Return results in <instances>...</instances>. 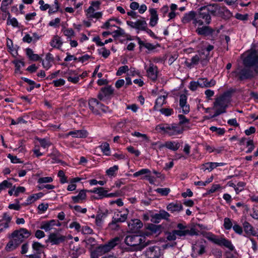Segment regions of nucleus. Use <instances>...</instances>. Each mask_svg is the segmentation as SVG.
<instances>
[{
	"mask_svg": "<svg viewBox=\"0 0 258 258\" xmlns=\"http://www.w3.org/2000/svg\"><path fill=\"white\" fill-rule=\"evenodd\" d=\"M244 68H238L233 72L239 80L251 79L258 75V55L255 50L249 52L243 59Z\"/></svg>",
	"mask_w": 258,
	"mask_h": 258,
	"instance_id": "nucleus-1",
	"label": "nucleus"
},
{
	"mask_svg": "<svg viewBox=\"0 0 258 258\" xmlns=\"http://www.w3.org/2000/svg\"><path fill=\"white\" fill-rule=\"evenodd\" d=\"M214 48L212 45H208L203 48L198 54L194 56L191 59L190 63L187 65L188 67H193L201 63L203 66L206 65L211 57L210 52Z\"/></svg>",
	"mask_w": 258,
	"mask_h": 258,
	"instance_id": "nucleus-2",
	"label": "nucleus"
},
{
	"mask_svg": "<svg viewBox=\"0 0 258 258\" xmlns=\"http://www.w3.org/2000/svg\"><path fill=\"white\" fill-rule=\"evenodd\" d=\"M230 102V95L229 93H225L217 97L214 102L213 106L216 111L212 117H216L222 113H225Z\"/></svg>",
	"mask_w": 258,
	"mask_h": 258,
	"instance_id": "nucleus-3",
	"label": "nucleus"
},
{
	"mask_svg": "<svg viewBox=\"0 0 258 258\" xmlns=\"http://www.w3.org/2000/svg\"><path fill=\"white\" fill-rule=\"evenodd\" d=\"M156 130L169 136H174L182 134L184 128L177 123L160 124L156 126Z\"/></svg>",
	"mask_w": 258,
	"mask_h": 258,
	"instance_id": "nucleus-4",
	"label": "nucleus"
},
{
	"mask_svg": "<svg viewBox=\"0 0 258 258\" xmlns=\"http://www.w3.org/2000/svg\"><path fill=\"white\" fill-rule=\"evenodd\" d=\"M144 236L131 234L125 237L124 242L128 246L135 247L136 250H141L147 245Z\"/></svg>",
	"mask_w": 258,
	"mask_h": 258,
	"instance_id": "nucleus-5",
	"label": "nucleus"
},
{
	"mask_svg": "<svg viewBox=\"0 0 258 258\" xmlns=\"http://www.w3.org/2000/svg\"><path fill=\"white\" fill-rule=\"evenodd\" d=\"M211 18L209 14H208L204 9L201 7L198 13H196V17L193 24L195 25L202 26L204 24H209Z\"/></svg>",
	"mask_w": 258,
	"mask_h": 258,
	"instance_id": "nucleus-6",
	"label": "nucleus"
},
{
	"mask_svg": "<svg viewBox=\"0 0 258 258\" xmlns=\"http://www.w3.org/2000/svg\"><path fill=\"white\" fill-rule=\"evenodd\" d=\"M121 239L119 237H116L105 244L98 246L96 249L101 255L110 251L113 247L121 242Z\"/></svg>",
	"mask_w": 258,
	"mask_h": 258,
	"instance_id": "nucleus-7",
	"label": "nucleus"
},
{
	"mask_svg": "<svg viewBox=\"0 0 258 258\" xmlns=\"http://www.w3.org/2000/svg\"><path fill=\"white\" fill-rule=\"evenodd\" d=\"M207 238L213 243L220 246H224L231 250H233L234 248L231 242L225 238H219L212 233H208Z\"/></svg>",
	"mask_w": 258,
	"mask_h": 258,
	"instance_id": "nucleus-8",
	"label": "nucleus"
},
{
	"mask_svg": "<svg viewBox=\"0 0 258 258\" xmlns=\"http://www.w3.org/2000/svg\"><path fill=\"white\" fill-rule=\"evenodd\" d=\"M207 238L213 243L220 246H224L231 250H233L234 248L231 242L225 238H219L212 233H208Z\"/></svg>",
	"mask_w": 258,
	"mask_h": 258,
	"instance_id": "nucleus-9",
	"label": "nucleus"
},
{
	"mask_svg": "<svg viewBox=\"0 0 258 258\" xmlns=\"http://www.w3.org/2000/svg\"><path fill=\"white\" fill-rule=\"evenodd\" d=\"M202 8L208 14H209L210 16L211 15L213 16H221V13L225 11L229 13L228 10L225 7H221L216 4L207 5L202 7Z\"/></svg>",
	"mask_w": 258,
	"mask_h": 258,
	"instance_id": "nucleus-10",
	"label": "nucleus"
},
{
	"mask_svg": "<svg viewBox=\"0 0 258 258\" xmlns=\"http://www.w3.org/2000/svg\"><path fill=\"white\" fill-rule=\"evenodd\" d=\"M31 233L27 229L21 228L20 230L15 231L12 234V238L19 244L27 238Z\"/></svg>",
	"mask_w": 258,
	"mask_h": 258,
	"instance_id": "nucleus-11",
	"label": "nucleus"
},
{
	"mask_svg": "<svg viewBox=\"0 0 258 258\" xmlns=\"http://www.w3.org/2000/svg\"><path fill=\"white\" fill-rule=\"evenodd\" d=\"M126 24L131 28L135 29L138 30V31H144L146 29V27L148 26L144 19H138L135 22L127 21Z\"/></svg>",
	"mask_w": 258,
	"mask_h": 258,
	"instance_id": "nucleus-12",
	"label": "nucleus"
},
{
	"mask_svg": "<svg viewBox=\"0 0 258 258\" xmlns=\"http://www.w3.org/2000/svg\"><path fill=\"white\" fill-rule=\"evenodd\" d=\"M205 241L203 239H201L192 245L193 254H196V256L201 255L205 252Z\"/></svg>",
	"mask_w": 258,
	"mask_h": 258,
	"instance_id": "nucleus-13",
	"label": "nucleus"
},
{
	"mask_svg": "<svg viewBox=\"0 0 258 258\" xmlns=\"http://www.w3.org/2000/svg\"><path fill=\"white\" fill-rule=\"evenodd\" d=\"M113 91L112 87L110 86L102 88L97 97L99 100H104L109 97L113 94Z\"/></svg>",
	"mask_w": 258,
	"mask_h": 258,
	"instance_id": "nucleus-14",
	"label": "nucleus"
},
{
	"mask_svg": "<svg viewBox=\"0 0 258 258\" xmlns=\"http://www.w3.org/2000/svg\"><path fill=\"white\" fill-rule=\"evenodd\" d=\"M66 236L55 233H51L48 236V241L52 245H58L66 240Z\"/></svg>",
	"mask_w": 258,
	"mask_h": 258,
	"instance_id": "nucleus-15",
	"label": "nucleus"
},
{
	"mask_svg": "<svg viewBox=\"0 0 258 258\" xmlns=\"http://www.w3.org/2000/svg\"><path fill=\"white\" fill-rule=\"evenodd\" d=\"M161 254V249L157 246L149 247L146 251V255L148 258H159Z\"/></svg>",
	"mask_w": 258,
	"mask_h": 258,
	"instance_id": "nucleus-16",
	"label": "nucleus"
},
{
	"mask_svg": "<svg viewBox=\"0 0 258 258\" xmlns=\"http://www.w3.org/2000/svg\"><path fill=\"white\" fill-rule=\"evenodd\" d=\"M242 227L243 231L245 235V236L249 237L250 236H256V232L252 225L248 222L245 221L242 223Z\"/></svg>",
	"mask_w": 258,
	"mask_h": 258,
	"instance_id": "nucleus-17",
	"label": "nucleus"
},
{
	"mask_svg": "<svg viewBox=\"0 0 258 258\" xmlns=\"http://www.w3.org/2000/svg\"><path fill=\"white\" fill-rule=\"evenodd\" d=\"M170 217V214L165 210H160L158 213L153 215L152 217L151 221L158 223L162 219L168 220Z\"/></svg>",
	"mask_w": 258,
	"mask_h": 258,
	"instance_id": "nucleus-18",
	"label": "nucleus"
},
{
	"mask_svg": "<svg viewBox=\"0 0 258 258\" xmlns=\"http://www.w3.org/2000/svg\"><path fill=\"white\" fill-rule=\"evenodd\" d=\"M179 107L183 113L187 114L189 112V105L187 103V96L185 94L180 95Z\"/></svg>",
	"mask_w": 258,
	"mask_h": 258,
	"instance_id": "nucleus-19",
	"label": "nucleus"
},
{
	"mask_svg": "<svg viewBox=\"0 0 258 258\" xmlns=\"http://www.w3.org/2000/svg\"><path fill=\"white\" fill-rule=\"evenodd\" d=\"M147 231L145 232L146 236H149L151 234H159L161 231V226L157 225L154 224H149L147 226Z\"/></svg>",
	"mask_w": 258,
	"mask_h": 258,
	"instance_id": "nucleus-20",
	"label": "nucleus"
},
{
	"mask_svg": "<svg viewBox=\"0 0 258 258\" xmlns=\"http://www.w3.org/2000/svg\"><path fill=\"white\" fill-rule=\"evenodd\" d=\"M129 211L127 209H125L121 211H119L114 214L112 218H114L115 221H118L120 223L124 222L127 218Z\"/></svg>",
	"mask_w": 258,
	"mask_h": 258,
	"instance_id": "nucleus-21",
	"label": "nucleus"
},
{
	"mask_svg": "<svg viewBox=\"0 0 258 258\" xmlns=\"http://www.w3.org/2000/svg\"><path fill=\"white\" fill-rule=\"evenodd\" d=\"M143 223L138 219H132L128 222V229L132 232H135L143 227Z\"/></svg>",
	"mask_w": 258,
	"mask_h": 258,
	"instance_id": "nucleus-22",
	"label": "nucleus"
},
{
	"mask_svg": "<svg viewBox=\"0 0 258 258\" xmlns=\"http://www.w3.org/2000/svg\"><path fill=\"white\" fill-rule=\"evenodd\" d=\"M92 8L93 7H89L86 11V15L87 18L91 20L93 19L98 20L101 18L102 16V13L101 12H96V10Z\"/></svg>",
	"mask_w": 258,
	"mask_h": 258,
	"instance_id": "nucleus-23",
	"label": "nucleus"
},
{
	"mask_svg": "<svg viewBox=\"0 0 258 258\" xmlns=\"http://www.w3.org/2000/svg\"><path fill=\"white\" fill-rule=\"evenodd\" d=\"M90 109L95 113H100V108L101 107V103L96 99L91 98L89 100Z\"/></svg>",
	"mask_w": 258,
	"mask_h": 258,
	"instance_id": "nucleus-24",
	"label": "nucleus"
},
{
	"mask_svg": "<svg viewBox=\"0 0 258 258\" xmlns=\"http://www.w3.org/2000/svg\"><path fill=\"white\" fill-rule=\"evenodd\" d=\"M197 83L200 87L209 88L215 86L216 84V81L213 79L209 81L206 78H199L197 80Z\"/></svg>",
	"mask_w": 258,
	"mask_h": 258,
	"instance_id": "nucleus-25",
	"label": "nucleus"
},
{
	"mask_svg": "<svg viewBox=\"0 0 258 258\" xmlns=\"http://www.w3.org/2000/svg\"><path fill=\"white\" fill-rule=\"evenodd\" d=\"M66 74V77L69 82L77 84L79 81V76L76 71L69 70Z\"/></svg>",
	"mask_w": 258,
	"mask_h": 258,
	"instance_id": "nucleus-26",
	"label": "nucleus"
},
{
	"mask_svg": "<svg viewBox=\"0 0 258 258\" xmlns=\"http://www.w3.org/2000/svg\"><path fill=\"white\" fill-rule=\"evenodd\" d=\"M87 198L86 190H81L78 195L72 197L71 199L74 203H82L85 201Z\"/></svg>",
	"mask_w": 258,
	"mask_h": 258,
	"instance_id": "nucleus-27",
	"label": "nucleus"
},
{
	"mask_svg": "<svg viewBox=\"0 0 258 258\" xmlns=\"http://www.w3.org/2000/svg\"><path fill=\"white\" fill-rule=\"evenodd\" d=\"M67 136H71L73 138H85L88 136V132L85 130H74L69 132Z\"/></svg>",
	"mask_w": 258,
	"mask_h": 258,
	"instance_id": "nucleus-28",
	"label": "nucleus"
},
{
	"mask_svg": "<svg viewBox=\"0 0 258 258\" xmlns=\"http://www.w3.org/2000/svg\"><path fill=\"white\" fill-rule=\"evenodd\" d=\"M151 17L150 19L149 25L151 27H154L157 25L158 21V15L155 9L151 8L149 10Z\"/></svg>",
	"mask_w": 258,
	"mask_h": 258,
	"instance_id": "nucleus-29",
	"label": "nucleus"
},
{
	"mask_svg": "<svg viewBox=\"0 0 258 258\" xmlns=\"http://www.w3.org/2000/svg\"><path fill=\"white\" fill-rule=\"evenodd\" d=\"M148 77L153 81L157 78V68L153 64H150L149 68L147 70Z\"/></svg>",
	"mask_w": 258,
	"mask_h": 258,
	"instance_id": "nucleus-30",
	"label": "nucleus"
},
{
	"mask_svg": "<svg viewBox=\"0 0 258 258\" xmlns=\"http://www.w3.org/2000/svg\"><path fill=\"white\" fill-rule=\"evenodd\" d=\"M41 60L43 68L46 70H48L51 67L54 58L51 53H48L46 54L45 59Z\"/></svg>",
	"mask_w": 258,
	"mask_h": 258,
	"instance_id": "nucleus-31",
	"label": "nucleus"
},
{
	"mask_svg": "<svg viewBox=\"0 0 258 258\" xmlns=\"http://www.w3.org/2000/svg\"><path fill=\"white\" fill-rule=\"evenodd\" d=\"M182 209L181 204L179 202H173L169 204L167 206V210L171 213L179 212Z\"/></svg>",
	"mask_w": 258,
	"mask_h": 258,
	"instance_id": "nucleus-32",
	"label": "nucleus"
},
{
	"mask_svg": "<svg viewBox=\"0 0 258 258\" xmlns=\"http://www.w3.org/2000/svg\"><path fill=\"white\" fill-rule=\"evenodd\" d=\"M196 31L199 35L208 36L212 34L214 30L209 26H203L198 27Z\"/></svg>",
	"mask_w": 258,
	"mask_h": 258,
	"instance_id": "nucleus-33",
	"label": "nucleus"
},
{
	"mask_svg": "<svg viewBox=\"0 0 258 258\" xmlns=\"http://www.w3.org/2000/svg\"><path fill=\"white\" fill-rule=\"evenodd\" d=\"M162 146L172 151H177L179 148L180 145L177 141H167Z\"/></svg>",
	"mask_w": 258,
	"mask_h": 258,
	"instance_id": "nucleus-34",
	"label": "nucleus"
},
{
	"mask_svg": "<svg viewBox=\"0 0 258 258\" xmlns=\"http://www.w3.org/2000/svg\"><path fill=\"white\" fill-rule=\"evenodd\" d=\"M196 17V13L194 11H190L184 14L182 19V22L183 23H187L191 21H195Z\"/></svg>",
	"mask_w": 258,
	"mask_h": 258,
	"instance_id": "nucleus-35",
	"label": "nucleus"
},
{
	"mask_svg": "<svg viewBox=\"0 0 258 258\" xmlns=\"http://www.w3.org/2000/svg\"><path fill=\"white\" fill-rule=\"evenodd\" d=\"M167 95H163L162 96H159L155 102V104L154 107L155 110H158L164 104L166 103V99L167 98Z\"/></svg>",
	"mask_w": 258,
	"mask_h": 258,
	"instance_id": "nucleus-36",
	"label": "nucleus"
},
{
	"mask_svg": "<svg viewBox=\"0 0 258 258\" xmlns=\"http://www.w3.org/2000/svg\"><path fill=\"white\" fill-rule=\"evenodd\" d=\"M53 220L45 221L42 223L40 228L44 230L46 232L49 231L53 229L54 226Z\"/></svg>",
	"mask_w": 258,
	"mask_h": 258,
	"instance_id": "nucleus-37",
	"label": "nucleus"
},
{
	"mask_svg": "<svg viewBox=\"0 0 258 258\" xmlns=\"http://www.w3.org/2000/svg\"><path fill=\"white\" fill-rule=\"evenodd\" d=\"M44 196V194L40 192L37 194H33L28 197L26 202L27 204H31L36 200L41 198Z\"/></svg>",
	"mask_w": 258,
	"mask_h": 258,
	"instance_id": "nucleus-38",
	"label": "nucleus"
},
{
	"mask_svg": "<svg viewBox=\"0 0 258 258\" xmlns=\"http://www.w3.org/2000/svg\"><path fill=\"white\" fill-rule=\"evenodd\" d=\"M60 38L57 35L54 36L50 42V45L54 48H59L62 45Z\"/></svg>",
	"mask_w": 258,
	"mask_h": 258,
	"instance_id": "nucleus-39",
	"label": "nucleus"
},
{
	"mask_svg": "<svg viewBox=\"0 0 258 258\" xmlns=\"http://www.w3.org/2000/svg\"><path fill=\"white\" fill-rule=\"evenodd\" d=\"M216 168L215 162H207L202 165L201 169L204 171L206 170L211 172L214 169Z\"/></svg>",
	"mask_w": 258,
	"mask_h": 258,
	"instance_id": "nucleus-40",
	"label": "nucleus"
},
{
	"mask_svg": "<svg viewBox=\"0 0 258 258\" xmlns=\"http://www.w3.org/2000/svg\"><path fill=\"white\" fill-rule=\"evenodd\" d=\"M81 178L79 177H75L71 179L70 181V184L68 186L67 190L69 191H74L76 189L77 185L76 183L79 182Z\"/></svg>",
	"mask_w": 258,
	"mask_h": 258,
	"instance_id": "nucleus-41",
	"label": "nucleus"
},
{
	"mask_svg": "<svg viewBox=\"0 0 258 258\" xmlns=\"http://www.w3.org/2000/svg\"><path fill=\"white\" fill-rule=\"evenodd\" d=\"M26 51L27 55L31 60L37 61L40 59L39 56L37 54L34 53L32 49L31 48H27Z\"/></svg>",
	"mask_w": 258,
	"mask_h": 258,
	"instance_id": "nucleus-42",
	"label": "nucleus"
},
{
	"mask_svg": "<svg viewBox=\"0 0 258 258\" xmlns=\"http://www.w3.org/2000/svg\"><path fill=\"white\" fill-rule=\"evenodd\" d=\"M19 245V244L12 238V239L8 243L6 248L7 251H10L16 249Z\"/></svg>",
	"mask_w": 258,
	"mask_h": 258,
	"instance_id": "nucleus-43",
	"label": "nucleus"
},
{
	"mask_svg": "<svg viewBox=\"0 0 258 258\" xmlns=\"http://www.w3.org/2000/svg\"><path fill=\"white\" fill-rule=\"evenodd\" d=\"M100 148L102 151V152L104 153V155L106 156H109L110 154V150L109 147V145L106 142L103 143L100 145Z\"/></svg>",
	"mask_w": 258,
	"mask_h": 258,
	"instance_id": "nucleus-44",
	"label": "nucleus"
},
{
	"mask_svg": "<svg viewBox=\"0 0 258 258\" xmlns=\"http://www.w3.org/2000/svg\"><path fill=\"white\" fill-rule=\"evenodd\" d=\"M233 231L237 234L242 235L243 234V227L239 225L236 222H233V226L232 227Z\"/></svg>",
	"mask_w": 258,
	"mask_h": 258,
	"instance_id": "nucleus-45",
	"label": "nucleus"
},
{
	"mask_svg": "<svg viewBox=\"0 0 258 258\" xmlns=\"http://www.w3.org/2000/svg\"><path fill=\"white\" fill-rule=\"evenodd\" d=\"M32 246L33 250L37 253H40L43 247V245L38 242H34Z\"/></svg>",
	"mask_w": 258,
	"mask_h": 258,
	"instance_id": "nucleus-46",
	"label": "nucleus"
},
{
	"mask_svg": "<svg viewBox=\"0 0 258 258\" xmlns=\"http://www.w3.org/2000/svg\"><path fill=\"white\" fill-rule=\"evenodd\" d=\"M118 169V166L114 165L113 166L110 167L108 169L106 170V174L109 176H114Z\"/></svg>",
	"mask_w": 258,
	"mask_h": 258,
	"instance_id": "nucleus-47",
	"label": "nucleus"
},
{
	"mask_svg": "<svg viewBox=\"0 0 258 258\" xmlns=\"http://www.w3.org/2000/svg\"><path fill=\"white\" fill-rule=\"evenodd\" d=\"M233 226V222L229 218H225L224 219L223 226L226 230H230Z\"/></svg>",
	"mask_w": 258,
	"mask_h": 258,
	"instance_id": "nucleus-48",
	"label": "nucleus"
},
{
	"mask_svg": "<svg viewBox=\"0 0 258 258\" xmlns=\"http://www.w3.org/2000/svg\"><path fill=\"white\" fill-rule=\"evenodd\" d=\"M59 8L58 1L57 0H55L54 2V5L52 6H49V8L48 9V13L49 15H51L55 12H56Z\"/></svg>",
	"mask_w": 258,
	"mask_h": 258,
	"instance_id": "nucleus-49",
	"label": "nucleus"
},
{
	"mask_svg": "<svg viewBox=\"0 0 258 258\" xmlns=\"http://www.w3.org/2000/svg\"><path fill=\"white\" fill-rule=\"evenodd\" d=\"M179 119V123L177 124H180V126H182V125H186L188 124L189 122V119H187L185 116L182 114H179L178 115Z\"/></svg>",
	"mask_w": 258,
	"mask_h": 258,
	"instance_id": "nucleus-50",
	"label": "nucleus"
},
{
	"mask_svg": "<svg viewBox=\"0 0 258 258\" xmlns=\"http://www.w3.org/2000/svg\"><path fill=\"white\" fill-rule=\"evenodd\" d=\"M13 0H3L1 10L2 12H6L7 10V7L12 4Z\"/></svg>",
	"mask_w": 258,
	"mask_h": 258,
	"instance_id": "nucleus-51",
	"label": "nucleus"
},
{
	"mask_svg": "<svg viewBox=\"0 0 258 258\" xmlns=\"http://www.w3.org/2000/svg\"><path fill=\"white\" fill-rule=\"evenodd\" d=\"M40 145L43 148H48L51 145V143L48 140L45 139H38Z\"/></svg>",
	"mask_w": 258,
	"mask_h": 258,
	"instance_id": "nucleus-52",
	"label": "nucleus"
},
{
	"mask_svg": "<svg viewBox=\"0 0 258 258\" xmlns=\"http://www.w3.org/2000/svg\"><path fill=\"white\" fill-rule=\"evenodd\" d=\"M150 173H151V171L148 169H146V168L142 169L134 173L133 174V176L135 177H138V176H141L142 175H146L148 174H150Z\"/></svg>",
	"mask_w": 258,
	"mask_h": 258,
	"instance_id": "nucleus-53",
	"label": "nucleus"
},
{
	"mask_svg": "<svg viewBox=\"0 0 258 258\" xmlns=\"http://www.w3.org/2000/svg\"><path fill=\"white\" fill-rule=\"evenodd\" d=\"M63 33L66 36L70 39L75 36V32L72 28L64 29Z\"/></svg>",
	"mask_w": 258,
	"mask_h": 258,
	"instance_id": "nucleus-54",
	"label": "nucleus"
},
{
	"mask_svg": "<svg viewBox=\"0 0 258 258\" xmlns=\"http://www.w3.org/2000/svg\"><path fill=\"white\" fill-rule=\"evenodd\" d=\"M53 178L50 176H47V177H43L39 178L37 182L39 184H43V183H50L52 182Z\"/></svg>",
	"mask_w": 258,
	"mask_h": 258,
	"instance_id": "nucleus-55",
	"label": "nucleus"
},
{
	"mask_svg": "<svg viewBox=\"0 0 258 258\" xmlns=\"http://www.w3.org/2000/svg\"><path fill=\"white\" fill-rule=\"evenodd\" d=\"M7 24L12 25L14 27H17L18 26L19 23L15 18H11L9 14L7 19Z\"/></svg>",
	"mask_w": 258,
	"mask_h": 258,
	"instance_id": "nucleus-56",
	"label": "nucleus"
},
{
	"mask_svg": "<svg viewBox=\"0 0 258 258\" xmlns=\"http://www.w3.org/2000/svg\"><path fill=\"white\" fill-rule=\"evenodd\" d=\"M12 185V183L8 180H4L1 183H0V193L3 190H4L7 188H10Z\"/></svg>",
	"mask_w": 258,
	"mask_h": 258,
	"instance_id": "nucleus-57",
	"label": "nucleus"
},
{
	"mask_svg": "<svg viewBox=\"0 0 258 258\" xmlns=\"http://www.w3.org/2000/svg\"><path fill=\"white\" fill-rule=\"evenodd\" d=\"M155 191L163 196H166L168 195L170 190L169 188H158Z\"/></svg>",
	"mask_w": 258,
	"mask_h": 258,
	"instance_id": "nucleus-58",
	"label": "nucleus"
},
{
	"mask_svg": "<svg viewBox=\"0 0 258 258\" xmlns=\"http://www.w3.org/2000/svg\"><path fill=\"white\" fill-rule=\"evenodd\" d=\"M246 146L248 147V149L246 151V153H251L254 149V145L253 144V140H249L246 142Z\"/></svg>",
	"mask_w": 258,
	"mask_h": 258,
	"instance_id": "nucleus-59",
	"label": "nucleus"
},
{
	"mask_svg": "<svg viewBox=\"0 0 258 258\" xmlns=\"http://www.w3.org/2000/svg\"><path fill=\"white\" fill-rule=\"evenodd\" d=\"M85 242L88 246H90V248H92L96 244V241L95 238L92 237H88L86 238Z\"/></svg>",
	"mask_w": 258,
	"mask_h": 258,
	"instance_id": "nucleus-60",
	"label": "nucleus"
},
{
	"mask_svg": "<svg viewBox=\"0 0 258 258\" xmlns=\"http://www.w3.org/2000/svg\"><path fill=\"white\" fill-rule=\"evenodd\" d=\"M58 176L60 178V182L63 184L68 182L67 177L62 170H59L58 172Z\"/></svg>",
	"mask_w": 258,
	"mask_h": 258,
	"instance_id": "nucleus-61",
	"label": "nucleus"
},
{
	"mask_svg": "<svg viewBox=\"0 0 258 258\" xmlns=\"http://www.w3.org/2000/svg\"><path fill=\"white\" fill-rule=\"evenodd\" d=\"M159 110L162 114L167 116H170L173 113V110L171 108H161Z\"/></svg>",
	"mask_w": 258,
	"mask_h": 258,
	"instance_id": "nucleus-62",
	"label": "nucleus"
},
{
	"mask_svg": "<svg viewBox=\"0 0 258 258\" xmlns=\"http://www.w3.org/2000/svg\"><path fill=\"white\" fill-rule=\"evenodd\" d=\"M210 131L216 132L219 135H223L225 133V130L223 128H218L215 126H212L210 128Z\"/></svg>",
	"mask_w": 258,
	"mask_h": 258,
	"instance_id": "nucleus-63",
	"label": "nucleus"
},
{
	"mask_svg": "<svg viewBox=\"0 0 258 258\" xmlns=\"http://www.w3.org/2000/svg\"><path fill=\"white\" fill-rule=\"evenodd\" d=\"M250 215L254 219H256V220L258 219V207L257 206H254L252 208Z\"/></svg>",
	"mask_w": 258,
	"mask_h": 258,
	"instance_id": "nucleus-64",
	"label": "nucleus"
}]
</instances>
